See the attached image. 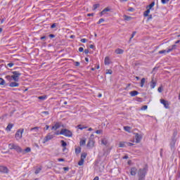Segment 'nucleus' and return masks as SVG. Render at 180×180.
<instances>
[{
	"label": "nucleus",
	"mask_w": 180,
	"mask_h": 180,
	"mask_svg": "<svg viewBox=\"0 0 180 180\" xmlns=\"http://www.w3.org/2000/svg\"><path fill=\"white\" fill-rule=\"evenodd\" d=\"M136 31L133 32L129 40H131V39H133V37H134V36H136Z\"/></svg>",
	"instance_id": "37998d69"
},
{
	"label": "nucleus",
	"mask_w": 180,
	"mask_h": 180,
	"mask_svg": "<svg viewBox=\"0 0 180 180\" xmlns=\"http://www.w3.org/2000/svg\"><path fill=\"white\" fill-rule=\"evenodd\" d=\"M112 70H105V74H112Z\"/></svg>",
	"instance_id": "ea45409f"
},
{
	"label": "nucleus",
	"mask_w": 180,
	"mask_h": 180,
	"mask_svg": "<svg viewBox=\"0 0 180 180\" xmlns=\"http://www.w3.org/2000/svg\"><path fill=\"white\" fill-rule=\"evenodd\" d=\"M154 5H155V2H152L150 5H148L146 8L148 9H151L153 7H154Z\"/></svg>",
	"instance_id": "c85d7f7f"
},
{
	"label": "nucleus",
	"mask_w": 180,
	"mask_h": 180,
	"mask_svg": "<svg viewBox=\"0 0 180 180\" xmlns=\"http://www.w3.org/2000/svg\"><path fill=\"white\" fill-rule=\"evenodd\" d=\"M93 180H99V177L98 176H96Z\"/></svg>",
	"instance_id": "774afa93"
},
{
	"label": "nucleus",
	"mask_w": 180,
	"mask_h": 180,
	"mask_svg": "<svg viewBox=\"0 0 180 180\" xmlns=\"http://www.w3.org/2000/svg\"><path fill=\"white\" fill-rule=\"evenodd\" d=\"M95 146V142L94 140H89L87 143L88 148H94V146Z\"/></svg>",
	"instance_id": "f8f14e48"
},
{
	"label": "nucleus",
	"mask_w": 180,
	"mask_h": 180,
	"mask_svg": "<svg viewBox=\"0 0 180 180\" xmlns=\"http://www.w3.org/2000/svg\"><path fill=\"white\" fill-rule=\"evenodd\" d=\"M52 130H57L60 129V124L58 123H56L54 124V126L52 127Z\"/></svg>",
	"instance_id": "6ab92c4d"
},
{
	"label": "nucleus",
	"mask_w": 180,
	"mask_h": 180,
	"mask_svg": "<svg viewBox=\"0 0 180 180\" xmlns=\"http://www.w3.org/2000/svg\"><path fill=\"white\" fill-rule=\"evenodd\" d=\"M176 49V45L174 44L172 46V47H169L167 50H162L160 51L158 53L159 54H167V53H171L173 50H175Z\"/></svg>",
	"instance_id": "20e7f679"
},
{
	"label": "nucleus",
	"mask_w": 180,
	"mask_h": 180,
	"mask_svg": "<svg viewBox=\"0 0 180 180\" xmlns=\"http://www.w3.org/2000/svg\"><path fill=\"white\" fill-rule=\"evenodd\" d=\"M85 158H86V153H82L80 159L85 160Z\"/></svg>",
	"instance_id": "cd10ccee"
},
{
	"label": "nucleus",
	"mask_w": 180,
	"mask_h": 180,
	"mask_svg": "<svg viewBox=\"0 0 180 180\" xmlns=\"http://www.w3.org/2000/svg\"><path fill=\"white\" fill-rule=\"evenodd\" d=\"M79 53H82V51H84V48L79 47Z\"/></svg>",
	"instance_id": "864d4df0"
},
{
	"label": "nucleus",
	"mask_w": 180,
	"mask_h": 180,
	"mask_svg": "<svg viewBox=\"0 0 180 180\" xmlns=\"http://www.w3.org/2000/svg\"><path fill=\"white\" fill-rule=\"evenodd\" d=\"M124 51L123 49H117L115 50L116 54H123Z\"/></svg>",
	"instance_id": "4be33fe9"
},
{
	"label": "nucleus",
	"mask_w": 180,
	"mask_h": 180,
	"mask_svg": "<svg viewBox=\"0 0 180 180\" xmlns=\"http://www.w3.org/2000/svg\"><path fill=\"white\" fill-rule=\"evenodd\" d=\"M25 130L24 129H19L18 131H17V132L15 133V139L16 140H20V139H22V136L23 134V131Z\"/></svg>",
	"instance_id": "423d86ee"
},
{
	"label": "nucleus",
	"mask_w": 180,
	"mask_h": 180,
	"mask_svg": "<svg viewBox=\"0 0 180 180\" xmlns=\"http://www.w3.org/2000/svg\"><path fill=\"white\" fill-rule=\"evenodd\" d=\"M57 26V24L53 23L51 26V29H54V27H56Z\"/></svg>",
	"instance_id": "603ef678"
},
{
	"label": "nucleus",
	"mask_w": 180,
	"mask_h": 180,
	"mask_svg": "<svg viewBox=\"0 0 180 180\" xmlns=\"http://www.w3.org/2000/svg\"><path fill=\"white\" fill-rule=\"evenodd\" d=\"M13 75L11 76L12 79L15 81V82H18L19 81V76L21 75L20 72H13Z\"/></svg>",
	"instance_id": "39448f33"
},
{
	"label": "nucleus",
	"mask_w": 180,
	"mask_h": 180,
	"mask_svg": "<svg viewBox=\"0 0 180 180\" xmlns=\"http://www.w3.org/2000/svg\"><path fill=\"white\" fill-rule=\"evenodd\" d=\"M9 86H11V88L18 87V86H19V83H18L16 82H13L11 83H10Z\"/></svg>",
	"instance_id": "4468645a"
},
{
	"label": "nucleus",
	"mask_w": 180,
	"mask_h": 180,
	"mask_svg": "<svg viewBox=\"0 0 180 180\" xmlns=\"http://www.w3.org/2000/svg\"><path fill=\"white\" fill-rule=\"evenodd\" d=\"M69 169H70V168H68V167H63L64 171H68Z\"/></svg>",
	"instance_id": "69168bd1"
},
{
	"label": "nucleus",
	"mask_w": 180,
	"mask_h": 180,
	"mask_svg": "<svg viewBox=\"0 0 180 180\" xmlns=\"http://www.w3.org/2000/svg\"><path fill=\"white\" fill-rule=\"evenodd\" d=\"M129 94H130L131 96H136V95H139V91H132Z\"/></svg>",
	"instance_id": "aec40b11"
},
{
	"label": "nucleus",
	"mask_w": 180,
	"mask_h": 180,
	"mask_svg": "<svg viewBox=\"0 0 180 180\" xmlns=\"http://www.w3.org/2000/svg\"><path fill=\"white\" fill-rule=\"evenodd\" d=\"M81 43H86V41H88V40L86 39H82L80 40Z\"/></svg>",
	"instance_id": "09e8293b"
},
{
	"label": "nucleus",
	"mask_w": 180,
	"mask_h": 180,
	"mask_svg": "<svg viewBox=\"0 0 180 180\" xmlns=\"http://www.w3.org/2000/svg\"><path fill=\"white\" fill-rule=\"evenodd\" d=\"M100 5L99 4H94L93 6V11H95L96 9H98V8H99Z\"/></svg>",
	"instance_id": "473e14b6"
},
{
	"label": "nucleus",
	"mask_w": 180,
	"mask_h": 180,
	"mask_svg": "<svg viewBox=\"0 0 180 180\" xmlns=\"http://www.w3.org/2000/svg\"><path fill=\"white\" fill-rule=\"evenodd\" d=\"M84 160L83 159H80V160L78 162V165H79L80 167L84 165Z\"/></svg>",
	"instance_id": "2f4dec72"
},
{
	"label": "nucleus",
	"mask_w": 180,
	"mask_h": 180,
	"mask_svg": "<svg viewBox=\"0 0 180 180\" xmlns=\"http://www.w3.org/2000/svg\"><path fill=\"white\" fill-rule=\"evenodd\" d=\"M104 64L105 65H109V64H110V59L109 58V57H105V58Z\"/></svg>",
	"instance_id": "2eb2a0df"
},
{
	"label": "nucleus",
	"mask_w": 180,
	"mask_h": 180,
	"mask_svg": "<svg viewBox=\"0 0 180 180\" xmlns=\"http://www.w3.org/2000/svg\"><path fill=\"white\" fill-rule=\"evenodd\" d=\"M162 4H163V5H165V4H167V2H169V0H161Z\"/></svg>",
	"instance_id": "79ce46f5"
},
{
	"label": "nucleus",
	"mask_w": 180,
	"mask_h": 180,
	"mask_svg": "<svg viewBox=\"0 0 180 180\" xmlns=\"http://www.w3.org/2000/svg\"><path fill=\"white\" fill-rule=\"evenodd\" d=\"M0 172H3V174H8L9 170L8 169V167L5 166H0Z\"/></svg>",
	"instance_id": "9d476101"
},
{
	"label": "nucleus",
	"mask_w": 180,
	"mask_h": 180,
	"mask_svg": "<svg viewBox=\"0 0 180 180\" xmlns=\"http://www.w3.org/2000/svg\"><path fill=\"white\" fill-rule=\"evenodd\" d=\"M75 153L76 154H79V153H81V148H77L75 149Z\"/></svg>",
	"instance_id": "c9c22d12"
},
{
	"label": "nucleus",
	"mask_w": 180,
	"mask_h": 180,
	"mask_svg": "<svg viewBox=\"0 0 180 180\" xmlns=\"http://www.w3.org/2000/svg\"><path fill=\"white\" fill-rule=\"evenodd\" d=\"M126 143L127 142H120L119 147L121 148L126 147Z\"/></svg>",
	"instance_id": "b1692460"
},
{
	"label": "nucleus",
	"mask_w": 180,
	"mask_h": 180,
	"mask_svg": "<svg viewBox=\"0 0 180 180\" xmlns=\"http://www.w3.org/2000/svg\"><path fill=\"white\" fill-rule=\"evenodd\" d=\"M30 151H32V149L30 148H27L25 150L22 149V152L20 153L21 154H26L27 153H30Z\"/></svg>",
	"instance_id": "dca6fc26"
},
{
	"label": "nucleus",
	"mask_w": 180,
	"mask_h": 180,
	"mask_svg": "<svg viewBox=\"0 0 180 180\" xmlns=\"http://www.w3.org/2000/svg\"><path fill=\"white\" fill-rule=\"evenodd\" d=\"M0 85H5V80L3 78H0Z\"/></svg>",
	"instance_id": "72a5a7b5"
},
{
	"label": "nucleus",
	"mask_w": 180,
	"mask_h": 180,
	"mask_svg": "<svg viewBox=\"0 0 180 180\" xmlns=\"http://www.w3.org/2000/svg\"><path fill=\"white\" fill-rule=\"evenodd\" d=\"M124 18L125 19V20H130V19H131V17L129 16V15H124Z\"/></svg>",
	"instance_id": "58836bf2"
},
{
	"label": "nucleus",
	"mask_w": 180,
	"mask_h": 180,
	"mask_svg": "<svg viewBox=\"0 0 180 180\" xmlns=\"http://www.w3.org/2000/svg\"><path fill=\"white\" fill-rule=\"evenodd\" d=\"M77 127L78 129H79V130H84V126H82V124H79Z\"/></svg>",
	"instance_id": "a19ab883"
},
{
	"label": "nucleus",
	"mask_w": 180,
	"mask_h": 180,
	"mask_svg": "<svg viewBox=\"0 0 180 180\" xmlns=\"http://www.w3.org/2000/svg\"><path fill=\"white\" fill-rule=\"evenodd\" d=\"M87 16H94V13H89V14H87Z\"/></svg>",
	"instance_id": "338daca9"
},
{
	"label": "nucleus",
	"mask_w": 180,
	"mask_h": 180,
	"mask_svg": "<svg viewBox=\"0 0 180 180\" xmlns=\"http://www.w3.org/2000/svg\"><path fill=\"white\" fill-rule=\"evenodd\" d=\"M60 143H61L62 147H64L63 148V151H64V150H65V147H67V143L63 140L60 141Z\"/></svg>",
	"instance_id": "393cba45"
},
{
	"label": "nucleus",
	"mask_w": 180,
	"mask_h": 180,
	"mask_svg": "<svg viewBox=\"0 0 180 180\" xmlns=\"http://www.w3.org/2000/svg\"><path fill=\"white\" fill-rule=\"evenodd\" d=\"M126 144L129 146H133V143H130V142H127Z\"/></svg>",
	"instance_id": "5fc2aeb1"
},
{
	"label": "nucleus",
	"mask_w": 180,
	"mask_h": 180,
	"mask_svg": "<svg viewBox=\"0 0 180 180\" xmlns=\"http://www.w3.org/2000/svg\"><path fill=\"white\" fill-rule=\"evenodd\" d=\"M101 143H102V144H103L104 146H106L107 144H108V141H106V139H103L102 141H101Z\"/></svg>",
	"instance_id": "e433bc0d"
},
{
	"label": "nucleus",
	"mask_w": 180,
	"mask_h": 180,
	"mask_svg": "<svg viewBox=\"0 0 180 180\" xmlns=\"http://www.w3.org/2000/svg\"><path fill=\"white\" fill-rule=\"evenodd\" d=\"M175 143H176V141L175 139H173L170 143L172 148H174V147L175 146Z\"/></svg>",
	"instance_id": "bb28decb"
},
{
	"label": "nucleus",
	"mask_w": 180,
	"mask_h": 180,
	"mask_svg": "<svg viewBox=\"0 0 180 180\" xmlns=\"http://www.w3.org/2000/svg\"><path fill=\"white\" fill-rule=\"evenodd\" d=\"M144 84H146V79L142 78L141 80V88H143V86H144Z\"/></svg>",
	"instance_id": "a878e982"
},
{
	"label": "nucleus",
	"mask_w": 180,
	"mask_h": 180,
	"mask_svg": "<svg viewBox=\"0 0 180 180\" xmlns=\"http://www.w3.org/2000/svg\"><path fill=\"white\" fill-rule=\"evenodd\" d=\"M86 143V141L85 140H82V141H80L79 144H80V146H85Z\"/></svg>",
	"instance_id": "f704fd0d"
},
{
	"label": "nucleus",
	"mask_w": 180,
	"mask_h": 180,
	"mask_svg": "<svg viewBox=\"0 0 180 180\" xmlns=\"http://www.w3.org/2000/svg\"><path fill=\"white\" fill-rule=\"evenodd\" d=\"M58 161H59V162H63L64 159L63 158H58Z\"/></svg>",
	"instance_id": "bf43d9fd"
},
{
	"label": "nucleus",
	"mask_w": 180,
	"mask_h": 180,
	"mask_svg": "<svg viewBox=\"0 0 180 180\" xmlns=\"http://www.w3.org/2000/svg\"><path fill=\"white\" fill-rule=\"evenodd\" d=\"M141 139H143V136L139 134H135V139L136 143H140L141 141Z\"/></svg>",
	"instance_id": "9b49d317"
},
{
	"label": "nucleus",
	"mask_w": 180,
	"mask_h": 180,
	"mask_svg": "<svg viewBox=\"0 0 180 180\" xmlns=\"http://www.w3.org/2000/svg\"><path fill=\"white\" fill-rule=\"evenodd\" d=\"M75 67H79V62H75Z\"/></svg>",
	"instance_id": "13d9d810"
},
{
	"label": "nucleus",
	"mask_w": 180,
	"mask_h": 180,
	"mask_svg": "<svg viewBox=\"0 0 180 180\" xmlns=\"http://www.w3.org/2000/svg\"><path fill=\"white\" fill-rule=\"evenodd\" d=\"M40 171H41V169H37L35 171V174H39V172H40Z\"/></svg>",
	"instance_id": "4d7b16f0"
},
{
	"label": "nucleus",
	"mask_w": 180,
	"mask_h": 180,
	"mask_svg": "<svg viewBox=\"0 0 180 180\" xmlns=\"http://www.w3.org/2000/svg\"><path fill=\"white\" fill-rule=\"evenodd\" d=\"M160 103L164 105L165 109H169V103L168 101H165L164 99H160Z\"/></svg>",
	"instance_id": "6e6552de"
},
{
	"label": "nucleus",
	"mask_w": 180,
	"mask_h": 180,
	"mask_svg": "<svg viewBox=\"0 0 180 180\" xmlns=\"http://www.w3.org/2000/svg\"><path fill=\"white\" fill-rule=\"evenodd\" d=\"M106 12H110V8H104L101 12V14L102 15H105V13H106Z\"/></svg>",
	"instance_id": "a211bd4d"
},
{
	"label": "nucleus",
	"mask_w": 180,
	"mask_h": 180,
	"mask_svg": "<svg viewBox=\"0 0 180 180\" xmlns=\"http://www.w3.org/2000/svg\"><path fill=\"white\" fill-rule=\"evenodd\" d=\"M128 12H134V8L133 7H130L129 9H128Z\"/></svg>",
	"instance_id": "49530a36"
},
{
	"label": "nucleus",
	"mask_w": 180,
	"mask_h": 180,
	"mask_svg": "<svg viewBox=\"0 0 180 180\" xmlns=\"http://www.w3.org/2000/svg\"><path fill=\"white\" fill-rule=\"evenodd\" d=\"M9 150H15L17 153H22V148L19 146L18 144H15L13 143L8 144Z\"/></svg>",
	"instance_id": "f257e3e1"
},
{
	"label": "nucleus",
	"mask_w": 180,
	"mask_h": 180,
	"mask_svg": "<svg viewBox=\"0 0 180 180\" xmlns=\"http://www.w3.org/2000/svg\"><path fill=\"white\" fill-rule=\"evenodd\" d=\"M89 53V50L85 49L84 50V54H88Z\"/></svg>",
	"instance_id": "052dcab7"
},
{
	"label": "nucleus",
	"mask_w": 180,
	"mask_h": 180,
	"mask_svg": "<svg viewBox=\"0 0 180 180\" xmlns=\"http://www.w3.org/2000/svg\"><path fill=\"white\" fill-rule=\"evenodd\" d=\"M41 40H46V36H43L40 38Z\"/></svg>",
	"instance_id": "680f3d73"
},
{
	"label": "nucleus",
	"mask_w": 180,
	"mask_h": 180,
	"mask_svg": "<svg viewBox=\"0 0 180 180\" xmlns=\"http://www.w3.org/2000/svg\"><path fill=\"white\" fill-rule=\"evenodd\" d=\"M89 48L90 49H95V46H94L93 44H91V45H89Z\"/></svg>",
	"instance_id": "e2e57ef3"
},
{
	"label": "nucleus",
	"mask_w": 180,
	"mask_h": 180,
	"mask_svg": "<svg viewBox=\"0 0 180 180\" xmlns=\"http://www.w3.org/2000/svg\"><path fill=\"white\" fill-rule=\"evenodd\" d=\"M39 129L40 128L39 127H35L34 128H31L30 131H35V133H37Z\"/></svg>",
	"instance_id": "5701e85b"
},
{
	"label": "nucleus",
	"mask_w": 180,
	"mask_h": 180,
	"mask_svg": "<svg viewBox=\"0 0 180 180\" xmlns=\"http://www.w3.org/2000/svg\"><path fill=\"white\" fill-rule=\"evenodd\" d=\"M38 99H40L41 101H44V99H46V97L45 96H39L38 97Z\"/></svg>",
	"instance_id": "c03bdc74"
},
{
	"label": "nucleus",
	"mask_w": 180,
	"mask_h": 180,
	"mask_svg": "<svg viewBox=\"0 0 180 180\" xmlns=\"http://www.w3.org/2000/svg\"><path fill=\"white\" fill-rule=\"evenodd\" d=\"M12 127H13V124H9L6 128V131H11V130L12 129Z\"/></svg>",
	"instance_id": "412c9836"
},
{
	"label": "nucleus",
	"mask_w": 180,
	"mask_h": 180,
	"mask_svg": "<svg viewBox=\"0 0 180 180\" xmlns=\"http://www.w3.org/2000/svg\"><path fill=\"white\" fill-rule=\"evenodd\" d=\"M124 130H125V131H128V133H130L131 128H130V127H124Z\"/></svg>",
	"instance_id": "7c9ffc66"
},
{
	"label": "nucleus",
	"mask_w": 180,
	"mask_h": 180,
	"mask_svg": "<svg viewBox=\"0 0 180 180\" xmlns=\"http://www.w3.org/2000/svg\"><path fill=\"white\" fill-rule=\"evenodd\" d=\"M130 174H131V175L134 176L136 175V174H137V169L136 167H132L131 169Z\"/></svg>",
	"instance_id": "ddd939ff"
},
{
	"label": "nucleus",
	"mask_w": 180,
	"mask_h": 180,
	"mask_svg": "<svg viewBox=\"0 0 180 180\" xmlns=\"http://www.w3.org/2000/svg\"><path fill=\"white\" fill-rule=\"evenodd\" d=\"M148 13H150V8H148L143 13V16L147 17L148 16Z\"/></svg>",
	"instance_id": "c756f323"
},
{
	"label": "nucleus",
	"mask_w": 180,
	"mask_h": 180,
	"mask_svg": "<svg viewBox=\"0 0 180 180\" xmlns=\"http://www.w3.org/2000/svg\"><path fill=\"white\" fill-rule=\"evenodd\" d=\"M54 136L50 134H49L46 136H45V138L44 139V143H47V141H49V140H51V139H53Z\"/></svg>",
	"instance_id": "1a4fd4ad"
},
{
	"label": "nucleus",
	"mask_w": 180,
	"mask_h": 180,
	"mask_svg": "<svg viewBox=\"0 0 180 180\" xmlns=\"http://www.w3.org/2000/svg\"><path fill=\"white\" fill-rule=\"evenodd\" d=\"M158 92H162V89L161 87H159L158 89Z\"/></svg>",
	"instance_id": "0e129e2a"
},
{
	"label": "nucleus",
	"mask_w": 180,
	"mask_h": 180,
	"mask_svg": "<svg viewBox=\"0 0 180 180\" xmlns=\"http://www.w3.org/2000/svg\"><path fill=\"white\" fill-rule=\"evenodd\" d=\"M147 108H148L147 105H143V106H142V108L141 109V110H147Z\"/></svg>",
	"instance_id": "a18cd8bd"
},
{
	"label": "nucleus",
	"mask_w": 180,
	"mask_h": 180,
	"mask_svg": "<svg viewBox=\"0 0 180 180\" xmlns=\"http://www.w3.org/2000/svg\"><path fill=\"white\" fill-rule=\"evenodd\" d=\"M14 63H0V68H6V67H9L10 68H12L13 67Z\"/></svg>",
	"instance_id": "0eeeda50"
},
{
	"label": "nucleus",
	"mask_w": 180,
	"mask_h": 180,
	"mask_svg": "<svg viewBox=\"0 0 180 180\" xmlns=\"http://www.w3.org/2000/svg\"><path fill=\"white\" fill-rule=\"evenodd\" d=\"M60 134L65 137H72V132L67 129H63L60 131Z\"/></svg>",
	"instance_id": "7ed1b4c3"
},
{
	"label": "nucleus",
	"mask_w": 180,
	"mask_h": 180,
	"mask_svg": "<svg viewBox=\"0 0 180 180\" xmlns=\"http://www.w3.org/2000/svg\"><path fill=\"white\" fill-rule=\"evenodd\" d=\"M96 133V134H101V133H102V130H97Z\"/></svg>",
	"instance_id": "6e6d98bb"
},
{
	"label": "nucleus",
	"mask_w": 180,
	"mask_h": 180,
	"mask_svg": "<svg viewBox=\"0 0 180 180\" xmlns=\"http://www.w3.org/2000/svg\"><path fill=\"white\" fill-rule=\"evenodd\" d=\"M147 173V170L146 168L140 169L138 172L139 180H144L146 178V174Z\"/></svg>",
	"instance_id": "f03ea898"
},
{
	"label": "nucleus",
	"mask_w": 180,
	"mask_h": 180,
	"mask_svg": "<svg viewBox=\"0 0 180 180\" xmlns=\"http://www.w3.org/2000/svg\"><path fill=\"white\" fill-rule=\"evenodd\" d=\"M103 22H105V19L101 18V19L98 21L97 25H101V23Z\"/></svg>",
	"instance_id": "4c0bfd02"
},
{
	"label": "nucleus",
	"mask_w": 180,
	"mask_h": 180,
	"mask_svg": "<svg viewBox=\"0 0 180 180\" xmlns=\"http://www.w3.org/2000/svg\"><path fill=\"white\" fill-rule=\"evenodd\" d=\"M6 79H8V81H12V76H6Z\"/></svg>",
	"instance_id": "de8ad7c7"
},
{
	"label": "nucleus",
	"mask_w": 180,
	"mask_h": 180,
	"mask_svg": "<svg viewBox=\"0 0 180 180\" xmlns=\"http://www.w3.org/2000/svg\"><path fill=\"white\" fill-rule=\"evenodd\" d=\"M49 37H50V39H54V37H56V35L51 34H49Z\"/></svg>",
	"instance_id": "3c124183"
},
{
	"label": "nucleus",
	"mask_w": 180,
	"mask_h": 180,
	"mask_svg": "<svg viewBox=\"0 0 180 180\" xmlns=\"http://www.w3.org/2000/svg\"><path fill=\"white\" fill-rule=\"evenodd\" d=\"M155 85H157V83L153 79L151 82H150V88H151V89H154V88H155Z\"/></svg>",
	"instance_id": "f3484780"
},
{
	"label": "nucleus",
	"mask_w": 180,
	"mask_h": 180,
	"mask_svg": "<svg viewBox=\"0 0 180 180\" xmlns=\"http://www.w3.org/2000/svg\"><path fill=\"white\" fill-rule=\"evenodd\" d=\"M41 114H42V115H49V111H44V112H41Z\"/></svg>",
	"instance_id": "8fccbe9b"
}]
</instances>
